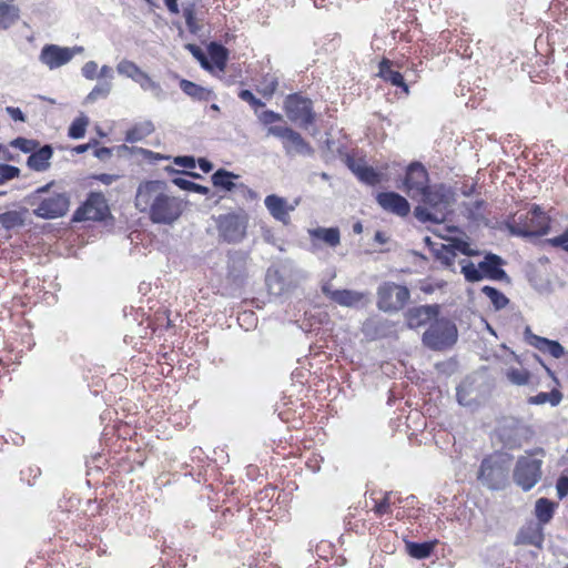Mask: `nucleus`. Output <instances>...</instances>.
I'll use <instances>...</instances> for the list:
<instances>
[{
  "label": "nucleus",
  "instance_id": "c756f323",
  "mask_svg": "<svg viewBox=\"0 0 568 568\" xmlns=\"http://www.w3.org/2000/svg\"><path fill=\"white\" fill-rule=\"evenodd\" d=\"M154 131V124L146 120L140 123H136L133 128H131L125 134V141L129 143H134L143 140L145 136L150 135Z\"/></svg>",
  "mask_w": 568,
  "mask_h": 568
},
{
  "label": "nucleus",
  "instance_id": "7c9ffc66",
  "mask_svg": "<svg viewBox=\"0 0 568 568\" xmlns=\"http://www.w3.org/2000/svg\"><path fill=\"white\" fill-rule=\"evenodd\" d=\"M351 169L356 174V176L366 184L376 185L382 181L381 174L371 166L363 164H352Z\"/></svg>",
  "mask_w": 568,
  "mask_h": 568
},
{
  "label": "nucleus",
  "instance_id": "9d476101",
  "mask_svg": "<svg viewBox=\"0 0 568 568\" xmlns=\"http://www.w3.org/2000/svg\"><path fill=\"white\" fill-rule=\"evenodd\" d=\"M287 118L302 126H308L314 122L312 101L298 94H290L284 102Z\"/></svg>",
  "mask_w": 568,
  "mask_h": 568
},
{
  "label": "nucleus",
  "instance_id": "37998d69",
  "mask_svg": "<svg viewBox=\"0 0 568 568\" xmlns=\"http://www.w3.org/2000/svg\"><path fill=\"white\" fill-rule=\"evenodd\" d=\"M0 224L7 230H11L16 226L22 225L23 219L19 212L8 211L0 214Z\"/></svg>",
  "mask_w": 568,
  "mask_h": 568
},
{
  "label": "nucleus",
  "instance_id": "6e6d98bb",
  "mask_svg": "<svg viewBox=\"0 0 568 568\" xmlns=\"http://www.w3.org/2000/svg\"><path fill=\"white\" fill-rule=\"evenodd\" d=\"M557 496L562 499L568 496V476H560L556 483Z\"/></svg>",
  "mask_w": 568,
  "mask_h": 568
},
{
  "label": "nucleus",
  "instance_id": "864d4df0",
  "mask_svg": "<svg viewBox=\"0 0 568 568\" xmlns=\"http://www.w3.org/2000/svg\"><path fill=\"white\" fill-rule=\"evenodd\" d=\"M258 120L261 121V123H263L264 125H270L274 122H278V121H282L283 120V116L280 114V113H276L272 110H266L264 112H262L260 115H258Z\"/></svg>",
  "mask_w": 568,
  "mask_h": 568
},
{
  "label": "nucleus",
  "instance_id": "9b49d317",
  "mask_svg": "<svg viewBox=\"0 0 568 568\" xmlns=\"http://www.w3.org/2000/svg\"><path fill=\"white\" fill-rule=\"evenodd\" d=\"M183 211V200L170 193L160 202L155 210H153L149 219L154 224L171 225L180 219Z\"/></svg>",
  "mask_w": 568,
  "mask_h": 568
},
{
  "label": "nucleus",
  "instance_id": "de8ad7c7",
  "mask_svg": "<svg viewBox=\"0 0 568 568\" xmlns=\"http://www.w3.org/2000/svg\"><path fill=\"white\" fill-rule=\"evenodd\" d=\"M508 378L516 385H526L529 382V373L526 369H510Z\"/></svg>",
  "mask_w": 568,
  "mask_h": 568
},
{
  "label": "nucleus",
  "instance_id": "a19ab883",
  "mask_svg": "<svg viewBox=\"0 0 568 568\" xmlns=\"http://www.w3.org/2000/svg\"><path fill=\"white\" fill-rule=\"evenodd\" d=\"M89 124L88 116L81 114L77 118L69 128V136L72 139H81L85 134L87 126Z\"/></svg>",
  "mask_w": 568,
  "mask_h": 568
},
{
  "label": "nucleus",
  "instance_id": "bb28decb",
  "mask_svg": "<svg viewBox=\"0 0 568 568\" xmlns=\"http://www.w3.org/2000/svg\"><path fill=\"white\" fill-rule=\"evenodd\" d=\"M180 88L186 95L197 101H210L216 98L211 89L201 87L185 79L180 81Z\"/></svg>",
  "mask_w": 568,
  "mask_h": 568
},
{
  "label": "nucleus",
  "instance_id": "3c124183",
  "mask_svg": "<svg viewBox=\"0 0 568 568\" xmlns=\"http://www.w3.org/2000/svg\"><path fill=\"white\" fill-rule=\"evenodd\" d=\"M239 98L247 102L254 109L264 106V102L257 98L250 90H242L239 93Z\"/></svg>",
  "mask_w": 568,
  "mask_h": 568
},
{
  "label": "nucleus",
  "instance_id": "2eb2a0df",
  "mask_svg": "<svg viewBox=\"0 0 568 568\" xmlns=\"http://www.w3.org/2000/svg\"><path fill=\"white\" fill-rule=\"evenodd\" d=\"M39 60L50 70H54L68 64L71 61V52L68 51V47H60L58 44H45L41 49Z\"/></svg>",
  "mask_w": 568,
  "mask_h": 568
},
{
  "label": "nucleus",
  "instance_id": "a18cd8bd",
  "mask_svg": "<svg viewBox=\"0 0 568 568\" xmlns=\"http://www.w3.org/2000/svg\"><path fill=\"white\" fill-rule=\"evenodd\" d=\"M20 170L9 164H0V185L14 178H18Z\"/></svg>",
  "mask_w": 568,
  "mask_h": 568
},
{
  "label": "nucleus",
  "instance_id": "393cba45",
  "mask_svg": "<svg viewBox=\"0 0 568 568\" xmlns=\"http://www.w3.org/2000/svg\"><path fill=\"white\" fill-rule=\"evenodd\" d=\"M52 155L53 149L51 145H43L39 150H34L31 153V155L28 158L27 165L33 171L44 172L50 168V160Z\"/></svg>",
  "mask_w": 568,
  "mask_h": 568
},
{
  "label": "nucleus",
  "instance_id": "cd10ccee",
  "mask_svg": "<svg viewBox=\"0 0 568 568\" xmlns=\"http://www.w3.org/2000/svg\"><path fill=\"white\" fill-rule=\"evenodd\" d=\"M20 19V9L0 0V30H8Z\"/></svg>",
  "mask_w": 568,
  "mask_h": 568
},
{
  "label": "nucleus",
  "instance_id": "79ce46f5",
  "mask_svg": "<svg viewBox=\"0 0 568 568\" xmlns=\"http://www.w3.org/2000/svg\"><path fill=\"white\" fill-rule=\"evenodd\" d=\"M173 183L176 186H179L181 190H184V191H191V192L200 193L203 195H207L210 193L209 187L197 184V183H194V182L183 179V178L173 179Z\"/></svg>",
  "mask_w": 568,
  "mask_h": 568
},
{
  "label": "nucleus",
  "instance_id": "f8f14e48",
  "mask_svg": "<svg viewBox=\"0 0 568 568\" xmlns=\"http://www.w3.org/2000/svg\"><path fill=\"white\" fill-rule=\"evenodd\" d=\"M109 213L106 200L102 193H91L84 204L73 215V221H102Z\"/></svg>",
  "mask_w": 568,
  "mask_h": 568
},
{
  "label": "nucleus",
  "instance_id": "2f4dec72",
  "mask_svg": "<svg viewBox=\"0 0 568 568\" xmlns=\"http://www.w3.org/2000/svg\"><path fill=\"white\" fill-rule=\"evenodd\" d=\"M436 545V541H426V542H414V541H407L406 542V550L408 555L416 559H424L428 558Z\"/></svg>",
  "mask_w": 568,
  "mask_h": 568
},
{
  "label": "nucleus",
  "instance_id": "7ed1b4c3",
  "mask_svg": "<svg viewBox=\"0 0 568 568\" xmlns=\"http://www.w3.org/2000/svg\"><path fill=\"white\" fill-rule=\"evenodd\" d=\"M511 235L530 237L547 234L550 227V220L538 205H534L531 210L516 214L511 221L506 223Z\"/></svg>",
  "mask_w": 568,
  "mask_h": 568
},
{
  "label": "nucleus",
  "instance_id": "412c9836",
  "mask_svg": "<svg viewBox=\"0 0 568 568\" xmlns=\"http://www.w3.org/2000/svg\"><path fill=\"white\" fill-rule=\"evenodd\" d=\"M544 541L542 527L537 523H529L520 528L516 536V545H531L541 548Z\"/></svg>",
  "mask_w": 568,
  "mask_h": 568
},
{
  "label": "nucleus",
  "instance_id": "6ab92c4d",
  "mask_svg": "<svg viewBox=\"0 0 568 568\" xmlns=\"http://www.w3.org/2000/svg\"><path fill=\"white\" fill-rule=\"evenodd\" d=\"M376 201L384 211L398 216H406L410 211L408 201L396 192L378 193Z\"/></svg>",
  "mask_w": 568,
  "mask_h": 568
},
{
  "label": "nucleus",
  "instance_id": "72a5a7b5",
  "mask_svg": "<svg viewBox=\"0 0 568 568\" xmlns=\"http://www.w3.org/2000/svg\"><path fill=\"white\" fill-rule=\"evenodd\" d=\"M116 71L119 74L131 79L135 83L142 77V74L145 72L135 62L128 60V59H122L116 64Z\"/></svg>",
  "mask_w": 568,
  "mask_h": 568
},
{
  "label": "nucleus",
  "instance_id": "5fc2aeb1",
  "mask_svg": "<svg viewBox=\"0 0 568 568\" xmlns=\"http://www.w3.org/2000/svg\"><path fill=\"white\" fill-rule=\"evenodd\" d=\"M389 495V493H386L384 498L381 501L376 503L374 510L378 516H382L390 511Z\"/></svg>",
  "mask_w": 568,
  "mask_h": 568
},
{
  "label": "nucleus",
  "instance_id": "f704fd0d",
  "mask_svg": "<svg viewBox=\"0 0 568 568\" xmlns=\"http://www.w3.org/2000/svg\"><path fill=\"white\" fill-rule=\"evenodd\" d=\"M266 284L270 292L274 295H281L288 288L278 271H268L266 276Z\"/></svg>",
  "mask_w": 568,
  "mask_h": 568
},
{
  "label": "nucleus",
  "instance_id": "774afa93",
  "mask_svg": "<svg viewBox=\"0 0 568 568\" xmlns=\"http://www.w3.org/2000/svg\"><path fill=\"white\" fill-rule=\"evenodd\" d=\"M98 179L104 184H111L116 176L111 174H101Z\"/></svg>",
  "mask_w": 568,
  "mask_h": 568
},
{
  "label": "nucleus",
  "instance_id": "423d86ee",
  "mask_svg": "<svg viewBox=\"0 0 568 568\" xmlns=\"http://www.w3.org/2000/svg\"><path fill=\"white\" fill-rule=\"evenodd\" d=\"M171 193L166 182L161 180L143 181L139 184L134 197V206L148 217L153 210Z\"/></svg>",
  "mask_w": 568,
  "mask_h": 568
},
{
  "label": "nucleus",
  "instance_id": "20e7f679",
  "mask_svg": "<svg viewBox=\"0 0 568 568\" xmlns=\"http://www.w3.org/2000/svg\"><path fill=\"white\" fill-rule=\"evenodd\" d=\"M458 338L456 324L445 317L438 316L429 324L424 332L422 342L432 351H444L452 347Z\"/></svg>",
  "mask_w": 568,
  "mask_h": 568
},
{
  "label": "nucleus",
  "instance_id": "ddd939ff",
  "mask_svg": "<svg viewBox=\"0 0 568 568\" xmlns=\"http://www.w3.org/2000/svg\"><path fill=\"white\" fill-rule=\"evenodd\" d=\"M425 166L418 162L409 164L404 180L405 191L412 199H417L429 186Z\"/></svg>",
  "mask_w": 568,
  "mask_h": 568
},
{
  "label": "nucleus",
  "instance_id": "c03bdc74",
  "mask_svg": "<svg viewBox=\"0 0 568 568\" xmlns=\"http://www.w3.org/2000/svg\"><path fill=\"white\" fill-rule=\"evenodd\" d=\"M11 145L24 153H32L37 149L38 142L24 138H17L11 142Z\"/></svg>",
  "mask_w": 568,
  "mask_h": 568
},
{
  "label": "nucleus",
  "instance_id": "5701e85b",
  "mask_svg": "<svg viewBox=\"0 0 568 568\" xmlns=\"http://www.w3.org/2000/svg\"><path fill=\"white\" fill-rule=\"evenodd\" d=\"M378 75L386 82L400 88L406 95L409 94V88L406 84L404 77L399 71L393 69V63L389 60L384 59L381 61Z\"/></svg>",
  "mask_w": 568,
  "mask_h": 568
},
{
  "label": "nucleus",
  "instance_id": "bf43d9fd",
  "mask_svg": "<svg viewBox=\"0 0 568 568\" xmlns=\"http://www.w3.org/2000/svg\"><path fill=\"white\" fill-rule=\"evenodd\" d=\"M98 78L99 79H103V81H110L112 82L113 78H114V71L113 69L110 67V65H102L100 68V71L98 73Z\"/></svg>",
  "mask_w": 568,
  "mask_h": 568
},
{
  "label": "nucleus",
  "instance_id": "e433bc0d",
  "mask_svg": "<svg viewBox=\"0 0 568 568\" xmlns=\"http://www.w3.org/2000/svg\"><path fill=\"white\" fill-rule=\"evenodd\" d=\"M481 293L489 298L490 303L497 311L505 308L509 303V300L506 297V295L493 286H484L481 288Z\"/></svg>",
  "mask_w": 568,
  "mask_h": 568
},
{
  "label": "nucleus",
  "instance_id": "4c0bfd02",
  "mask_svg": "<svg viewBox=\"0 0 568 568\" xmlns=\"http://www.w3.org/2000/svg\"><path fill=\"white\" fill-rule=\"evenodd\" d=\"M209 54L216 68H219L220 70H223L225 68L227 60V51L223 45L212 42L209 45Z\"/></svg>",
  "mask_w": 568,
  "mask_h": 568
},
{
  "label": "nucleus",
  "instance_id": "4468645a",
  "mask_svg": "<svg viewBox=\"0 0 568 568\" xmlns=\"http://www.w3.org/2000/svg\"><path fill=\"white\" fill-rule=\"evenodd\" d=\"M69 205V196L65 193H57L43 199L34 210V214L47 220L57 219L68 212Z\"/></svg>",
  "mask_w": 568,
  "mask_h": 568
},
{
  "label": "nucleus",
  "instance_id": "4be33fe9",
  "mask_svg": "<svg viewBox=\"0 0 568 568\" xmlns=\"http://www.w3.org/2000/svg\"><path fill=\"white\" fill-rule=\"evenodd\" d=\"M308 235L313 241V246H316L315 241H322L329 247H336L341 244V232L338 227H315L310 229Z\"/></svg>",
  "mask_w": 568,
  "mask_h": 568
},
{
  "label": "nucleus",
  "instance_id": "39448f33",
  "mask_svg": "<svg viewBox=\"0 0 568 568\" xmlns=\"http://www.w3.org/2000/svg\"><path fill=\"white\" fill-rule=\"evenodd\" d=\"M510 456L497 454L481 462L478 479L490 489H501L508 480Z\"/></svg>",
  "mask_w": 568,
  "mask_h": 568
},
{
  "label": "nucleus",
  "instance_id": "c9c22d12",
  "mask_svg": "<svg viewBox=\"0 0 568 568\" xmlns=\"http://www.w3.org/2000/svg\"><path fill=\"white\" fill-rule=\"evenodd\" d=\"M561 399H562L561 393L557 389H552L549 393L541 392L535 396H531L528 399V403L534 404V405H542V404L549 403L551 406H557V405H559Z\"/></svg>",
  "mask_w": 568,
  "mask_h": 568
},
{
  "label": "nucleus",
  "instance_id": "f257e3e1",
  "mask_svg": "<svg viewBox=\"0 0 568 568\" xmlns=\"http://www.w3.org/2000/svg\"><path fill=\"white\" fill-rule=\"evenodd\" d=\"M419 199L423 205H418L414 214L420 222L443 223L450 211L452 194L444 185L428 186Z\"/></svg>",
  "mask_w": 568,
  "mask_h": 568
},
{
  "label": "nucleus",
  "instance_id": "e2e57ef3",
  "mask_svg": "<svg viewBox=\"0 0 568 568\" xmlns=\"http://www.w3.org/2000/svg\"><path fill=\"white\" fill-rule=\"evenodd\" d=\"M174 163L180 166H184V168H189V169H193L195 166V160L192 156H176L174 159Z\"/></svg>",
  "mask_w": 568,
  "mask_h": 568
},
{
  "label": "nucleus",
  "instance_id": "a211bd4d",
  "mask_svg": "<svg viewBox=\"0 0 568 568\" xmlns=\"http://www.w3.org/2000/svg\"><path fill=\"white\" fill-rule=\"evenodd\" d=\"M524 334L526 342L541 353H547L554 358L567 355L565 347L559 342L538 336L531 332L530 327H526Z\"/></svg>",
  "mask_w": 568,
  "mask_h": 568
},
{
  "label": "nucleus",
  "instance_id": "0eeeda50",
  "mask_svg": "<svg viewBox=\"0 0 568 568\" xmlns=\"http://www.w3.org/2000/svg\"><path fill=\"white\" fill-rule=\"evenodd\" d=\"M544 454V450L536 449L534 453L520 456L515 465L513 478L517 486L523 490L528 491L537 485L541 478L542 460L534 458V454Z\"/></svg>",
  "mask_w": 568,
  "mask_h": 568
},
{
  "label": "nucleus",
  "instance_id": "dca6fc26",
  "mask_svg": "<svg viewBox=\"0 0 568 568\" xmlns=\"http://www.w3.org/2000/svg\"><path fill=\"white\" fill-rule=\"evenodd\" d=\"M300 200H295L293 204H288L286 199L276 194L267 195L264 205L270 214L276 220L287 225L290 223V213L298 205Z\"/></svg>",
  "mask_w": 568,
  "mask_h": 568
},
{
  "label": "nucleus",
  "instance_id": "4d7b16f0",
  "mask_svg": "<svg viewBox=\"0 0 568 568\" xmlns=\"http://www.w3.org/2000/svg\"><path fill=\"white\" fill-rule=\"evenodd\" d=\"M183 17L185 19V22L190 30H194L196 27L195 23V13H194V7L187 6L183 9Z\"/></svg>",
  "mask_w": 568,
  "mask_h": 568
},
{
  "label": "nucleus",
  "instance_id": "ea45409f",
  "mask_svg": "<svg viewBox=\"0 0 568 568\" xmlns=\"http://www.w3.org/2000/svg\"><path fill=\"white\" fill-rule=\"evenodd\" d=\"M245 256L242 253H235L230 256L229 260V274L233 278H239L242 275V271L245 266Z\"/></svg>",
  "mask_w": 568,
  "mask_h": 568
},
{
  "label": "nucleus",
  "instance_id": "338daca9",
  "mask_svg": "<svg viewBox=\"0 0 568 568\" xmlns=\"http://www.w3.org/2000/svg\"><path fill=\"white\" fill-rule=\"evenodd\" d=\"M165 6L168 7L169 11L172 13H178V1L176 0H163Z\"/></svg>",
  "mask_w": 568,
  "mask_h": 568
},
{
  "label": "nucleus",
  "instance_id": "58836bf2",
  "mask_svg": "<svg viewBox=\"0 0 568 568\" xmlns=\"http://www.w3.org/2000/svg\"><path fill=\"white\" fill-rule=\"evenodd\" d=\"M112 82L110 81H101L99 82L87 95L85 102L93 103L99 99H105L112 91Z\"/></svg>",
  "mask_w": 568,
  "mask_h": 568
},
{
  "label": "nucleus",
  "instance_id": "a878e982",
  "mask_svg": "<svg viewBox=\"0 0 568 568\" xmlns=\"http://www.w3.org/2000/svg\"><path fill=\"white\" fill-rule=\"evenodd\" d=\"M237 179H240V176L237 174H234L233 172H230L224 169H219L211 176L213 185L220 190L225 191V192H232V191L236 190L237 187H241V189L244 187V184L235 183V180H237Z\"/></svg>",
  "mask_w": 568,
  "mask_h": 568
},
{
  "label": "nucleus",
  "instance_id": "680f3d73",
  "mask_svg": "<svg viewBox=\"0 0 568 568\" xmlns=\"http://www.w3.org/2000/svg\"><path fill=\"white\" fill-rule=\"evenodd\" d=\"M6 112L11 116L12 120L14 121H20V122H24L26 121V116L23 114V112L19 109V108H14V106H7L6 108Z\"/></svg>",
  "mask_w": 568,
  "mask_h": 568
},
{
  "label": "nucleus",
  "instance_id": "473e14b6",
  "mask_svg": "<svg viewBox=\"0 0 568 568\" xmlns=\"http://www.w3.org/2000/svg\"><path fill=\"white\" fill-rule=\"evenodd\" d=\"M555 505L547 498H539L536 501L535 514L540 526L549 523L554 516Z\"/></svg>",
  "mask_w": 568,
  "mask_h": 568
},
{
  "label": "nucleus",
  "instance_id": "49530a36",
  "mask_svg": "<svg viewBox=\"0 0 568 568\" xmlns=\"http://www.w3.org/2000/svg\"><path fill=\"white\" fill-rule=\"evenodd\" d=\"M457 257V254L453 247L443 246V250L438 253V258L442 263L453 270L454 262Z\"/></svg>",
  "mask_w": 568,
  "mask_h": 568
},
{
  "label": "nucleus",
  "instance_id": "6e6552de",
  "mask_svg": "<svg viewBox=\"0 0 568 568\" xmlns=\"http://www.w3.org/2000/svg\"><path fill=\"white\" fill-rule=\"evenodd\" d=\"M248 216L245 211L222 214L216 220L219 236L227 243H240L246 235Z\"/></svg>",
  "mask_w": 568,
  "mask_h": 568
},
{
  "label": "nucleus",
  "instance_id": "0e129e2a",
  "mask_svg": "<svg viewBox=\"0 0 568 568\" xmlns=\"http://www.w3.org/2000/svg\"><path fill=\"white\" fill-rule=\"evenodd\" d=\"M112 151L109 148L97 149L94 155L100 160H106L111 156Z\"/></svg>",
  "mask_w": 568,
  "mask_h": 568
},
{
  "label": "nucleus",
  "instance_id": "8fccbe9b",
  "mask_svg": "<svg viewBox=\"0 0 568 568\" xmlns=\"http://www.w3.org/2000/svg\"><path fill=\"white\" fill-rule=\"evenodd\" d=\"M293 129L283 125H271L267 129V135L281 139L283 142L288 138Z\"/></svg>",
  "mask_w": 568,
  "mask_h": 568
},
{
  "label": "nucleus",
  "instance_id": "052dcab7",
  "mask_svg": "<svg viewBox=\"0 0 568 568\" xmlns=\"http://www.w3.org/2000/svg\"><path fill=\"white\" fill-rule=\"evenodd\" d=\"M548 242L552 246H562L564 248L568 245V230L565 231L561 235L549 239Z\"/></svg>",
  "mask_w": 568,
  "mask_h": 568
},
{
  "label": "nucleus",
  "instance_id": "f03ea898",
  "mask_svg": "<svg viewBox=\"0 0 568 568\" xmlns=\"http://www.w3.org/2000/svg\"><path fill=\"white\" fill-rule=\"evenodd\" d=\"M504 263V260L494 253H487L478 265L466 257L458 262L462 274L470 283L479 282L484 278L508 282L509 277L501 268Z\"/></svg>",
  "mask_w": 568,
  "mask_h": 568
},
{
  "label": "nucleus",
  "instance_id": "09e8293b",
  "mask_svg": "<svg viewBox=\"0 0 568 568\" xmlns=\"http://www.w3.org/2000/svg\"><path fill=\"white\" fill-rule=\"evenodd\" d=\"M187 49L193 54V57L200 62L202 68H204L205 70L212 69L205 52L199 45L189 44Z\"/></svg>",
  "mask_w": 568,
  "mask_h": 568
},
{
  "label": "nucleus",
  "instance_id": "f3484780",
  "mask_svg": "<svg viewBox=\"0 0 568 568\" xmlns=\"http://www.w3.org/2000/svg\"><path fill=\"white\" fill-rule=\"evenodd\" d=\"M439 311L440 307L437 304L412 307L405 314L406 324L412 329L422 327L435 320Z\"/></svg>",
  "mask_w": 568,
  "mask_h": 568
},
{
  "label": "nucleus",
  "instance_id": "aec40b11",
  "mask_svg": "<svg viewBox=\"0 0 568 568\" xmlns=\"http://www.w3.org/2000/svg\"><path fill=\"white\" fill-rule=\"evenodd\" d=\"M322 291L331 301L345 307H356L362 304L366 297L363 292L353 290H332L328 284L323 285Z\"/></svg>",
  "mask_w": 568,
  "mask_h": 568
},
{
  "label": "nucleus",
  "instance_id": "c85d7f7f",
  "mask_svg": "<svg viewBox=\"0 0 568 568\" xmlns=\"http://www.w3.org/2000/svg\"><path fill=\"white\" fill-rule=\"evenodd\" d=\"M142 91L150 92L156 101H164L166 99V92L162 88L161 83L153 80L146 72L136 82Z\"/></svg>",
  "mask_w": 568,
  "mask_h": 568
},
{
  "label": "nucleus",
  "instance_id": "603ef678",
  "mask_svg": "<svg viewBox=\"0 0 568 568\" xmlns=\"http://www.w3.org/2000/svg\"><path fill=\"white\" fill-rule=\"evenodd\" d=\"M98 63L95 61H88L81 68V73L87 80H94L98 78Z\"/></svg>",
  "mask_w": 568,
  "mask_h": 568
},
{
  "label": "nucleus",
  "instance_id": "1a4fd4ad",
  "mask_svg": "<svg viewBox=\"0 0 568 568\" xmlns=\"http://www.w3.org/2000/svg\"><path fill=\"white\" fill-rule=\"evenodd\" d=\"M409 296L406 286L385 282L377 290V307L383 312H397L405 306Z\"/></svg>",
  "mask_w": 568,
  "mask_h": 568
},
{
  "label": "nucleus",
  "instance_id": "69168bd1",
  "mask_svg": "<svg viewBox=\"0 0 568 568\" xmlns=\"http://www.w3.org/2000/svg\"><path fill=\"white\" fill-rule=\"evenodd\" d=\"M199 168L204 172L209 173L213 170V164L206 159L199 160Z\"/></svg>",
  "mask_w": 568,
  "mask_h": 568
},
{
  "label": "nucleus",
  "instance_id": "b1692460",
  "mask_svg": "<svg viewBox=\"0 0 568 568\" xmlns=\"http://www.w3.org/2000/svg\"><path fill=\"white\" fill-rule=\"evenodd\" d=\"M283 148L285 153L290 156L300 154V155H311L313 153V149L311 145L302 138V135L292 131L288 138L283 142Z\"/></svg>",
  "mask_w": 568,
  "mask_h": 568
},
{
  "label": "nucleus",
  "instance_id": "13d9d810",
  "mask_svg": "<svg viewBox=\"0 0 568 568\" xmlns=\"http://www.w3.org/2000/svg\"><path fill=\"white\" fill-rule=\"evenodd\" d=\"M276 88L277 81L274 78H271L270 80L265 79L261 93L265 97H271L276 91Z\"/></svg>",
  "mask_w": 568,
  "mask_h": 568
}]
</instances>
